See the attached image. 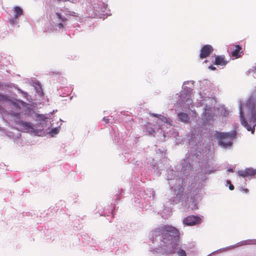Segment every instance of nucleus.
<instances>
[{
    "label": "nucleus",
    "instance_id": "obj_1",
    "mask_svg": "<svg viewBox=\"0 0 256 256\" xmlns=\"http://www.w3.org/2000/svg\"><path fill=\"white\" fill-rule=\"evenodd\" d=\"M201 152L196 148H190V152L186 154L185 158L182 163L180 171H175L168 168L166 170V178L170 188V194L168 196V202L172 204H178L184 201L188 208V197L190 200V193L187 194V188L190 185L192 179L193 166L197 160H200Z\"/></svg>",
    "mask_w": 256,
    "mask_h": 256
},
{
    "label": "nucleus",
    "instance_id": "obj_2",
    "mask_svg": "<svg viewBox=\"0 0 256 256\" xmlns=\"http://www.w3.org/2000/svg\"><path fill=\"white\" fill-rule=\"evenodd\" d=\"M178 230L166 225L150 232L148 235L149 251L154 254H168L176 251L178 256H186L184 250L178 248Z\"/></svg>",
    "mask_w": 256,
    "mask_h": 256
},
{
    "label": "nucleus",
    "instance_id": "obj_3",
    "mask_svg": "<svg viewBox=\"0 0 256 256\" xmlns=\"http://www.w3.org/2000/svg\"><path fill=\"white\" fill-rule=\"evenodd\" d=\"M200 168L198 172L194 178H192L190 185L187 188V194L190 193V200L188 197L187 202L191 210L198 208V204L201 200V196L199 194L198 188L204 186V183L208 179L207 174L214 173L220 170V166L215 162L214 159L209 156H203L202 160L199 162Z\"/></svg>",
    "mask_w": 256,
    "mask_h": 256
},
{
    "label": "nucleus",
    "instance_id": "obj_4",
    "mask_svg": "<svg viewBox=\"0 0 256 256\" xmlns=\"http://www.w3.org/2000/svg\"><path fill=\"white\" fill-rule=\"evenodd\" d=\"M10 102V107L12 110L9 114L4 108H0V113L4 120L7 122L8 117L21 118L24 115L26 118H30L34 119L36 121H39L41 128L46 127V123L50 119V115L54 112V110L48 114H37L32 108L31 106L21 100L14 99Z\"/></svg>",
    "mask_w": 256,
    "mask_h": 256
},
{
    "label": "nucleus",
    "instance_id": "obj_5",
    "mask_svg": "<svg viewBox=\"0 0 256 256\" xmlns=\"http://www.w3.org/2000/svg\"><path fill=\"white\" fill-rule=\"evenodd\" d=\"M239 110L242 125L254 134L256 126V91L247 100L240 102Z\"/></svg>",
    "mask_w": 256,
    "mask_h": 256
},
{
    "label": "nucleus",
    "instance_id": "obj_6",
    "mask_svg": "<svg viewBox=\"0 0 256 256\" xmlns=\"http://www.w3.org/2000/svg\"><path fill=\"white\" fill-rule=\"evenodd\" d=\"M154 116L158 118L156 124L158 126L152 125L150 122H146L142 126V130L146 135H154L156 132H158L160 130V132H162L164 136L166 134L169 135L168 132L166 130L168 126H172V120L170 118L158 114H152Z\"/></svg>",
    "mask_w": 256,
    "mask_h": 256
},
{
    "label": "nucleus",
    "instance_id": "obj_7",
    "mask_svg": "<svg viewBox=\"0 0 256 256\" xmlns=\"http://www.w3.org/2000/svg\"><path fill=\"white\" fill-rule=\"evenodd\" d=\"M194 81H187L184 82L182 90L180 94H176L178 97L177 104L182 110L190 109L192 108V102L191 94L194 87Z\"/></svg>",
    "mask_w": 256,
    "mask_h": 256
},
{
    "label": "nucleus",
    "instance_id": "obj_8",
    "mask_svg": "<svg viewBox=\"0 0 256 256\" xmlns=\"http://www.w3.org/2000/svg\"><path fill=\"white\" fill-rule=\"evenodd\" d=\"M216 100L212 97H208L207 98L198 100L195 103L196 106H204L202 116L208 122L212 120L215 116V104Z\"/></svg>",
    "mask_w": 256,
    "mask_h": 256
},
{
    "label": "nucleus",
    "instance_id": "obj_9",
    "mask_svg": "<svg viewBox=\"0 0 256 256\" xmlns=\"http://www.w3.org/2000/svg\"><path fill=\"white\" fill-rule=\"evenodd\" d=\"M134 206L137 208H143L144 203L151 204L154 197V192L152 188H148L146 190H140L136 191L134 193Z\"/></svg>",
    "mask_w": 256,
    "mask_h": 256
},
{
    "label": "nucleus",
    "instance_id": "obj_10",
    "mask_svg": "<svg viewBox=\"0 0 256 256\" xmlns=\"http://www.w3.org/2000/svg\"><path fill=\"white\" fill-rule=\"evenodd\" d=\"M237 132L235 130L230 132H219L216 131L214 136L218 140V146L224 149H230L236 138Z\"/></svg>",
    "mask_w": 256,
    "mask_h": 256
},
{
    "label": "nucleus",
    "instance_id": "obj_11",
    "mask_svg": "<svg viewBox=\"0 0 256 256\" xmlns=\"http://www.w3.org/2000/svg\"><path fill=\"white\" fill-rule=\"evenodd\" d=\"M14 118L16 124H18L20 128L26 132H32L38 134V130H42L44 128H41L40 122L36 124H34L32 122L24 121L20 118Z\"/></svg>",
    "mask_w": 256,
    "mask_h": 256
},
{
    "label": "nucleus",
    "instance_id": "obj_12",
    "mask_svg": "<svg viewBox=\"0 0 256 256\" xmlns=\"http://www.w3.org/2000/svg\"><path fill=\"white\" fill-rule=\"evenodd\" d=\"M51 20L54 24V27L53 30H50L52 32L54 30L60 31L63 29L67 23V18L64 12H56L51 16Z\"/></svg>",
    "mask_w": 256,
    "mask_h": 256
},
{
    "label": "nucleus",
    "instance_id": "obj_13",
    "mask_svg": "<svg viewBox=\"0 0 256 256\" xmlns=\"http://www.w3.org/2000/svg\"><path fill=\"white\" fill-rule=\"evenodd\" d=\"M200 90L198 93L199 98L197 99H205L208 97H212V84L208 80H204L200 81Z\"/></svg>",
    "mask_w": 256,
    "mask_h": 256
},
{
    "label": "nucleus",
    "instance_id": "obj_14",
    "mask_svg": "<svg viewBox=\"0 0 256 256\" xmlns=\"http://www.w3.org/2000/svg\"><path fill=\"white\" fill-rule=\"evenodd\" d=\"M202 218V216H190L183 220V224L188 226L198 224L201 223Z\"/></svg>",
    "mask_w": 256,
    "mask_h": 256
},
{
    "label": "nucleus",
    "instance_id": "obj_15",
    "mask_svg": "<svg viewBox=\"0 0 256 256\" xmlns=\"http://www.w3.org/2000/svg\"><path fill=\"white\" fill-rule=\"evenodd\" d=\"M238 174L240 176L251 178L256 175V169L248 168L244 170H239L238 172Z\"/></svg>",
    "mask_w": 256,
    "mask_h": 256
},
{
    "label": "nucleus",
    "instance_id": "obj_16",
    "mask_svg": "<svg viewBox=\"0 0 256 256\" xmlns=\"http://www.w3.org/2000/svg\"><path fill=\"white\" fill-rule=\"evenodd\" d=\"M93 8L96 14L105 15L106 12V6L102 2H100L98 4H94Z\"/></svg>",
    "mask_w": 256,
    "mask_h": 256
},
{
    "label": "nucleus",
    "instance_id": "obj_17",
    "mask_svg": "<svg viewBox=\"0 0 256 256\" xmlns=\"http://www.w3.org/2000/svg\"><path fill=\"white\" fill-rule=\"evenodd\" d=\"M213 51L214 48L212 46L209 44L204 46L200 50V58H204L208 56Z\"/></svg>",
    "mask_w": 256,
    "mask_h": 256
},
{
    "label": "nucleus",
    "instance_id": "obj_18",
    "mask_svg": "<svg viewBox=\"0 0 256 256\" xmlns=\"http://www.w3.org/2000/svg\"><path fill=\"white\" fill-rule=\"evenodd\" d=\"M14 18L10 20V22L12 24H16L18 23V18L22 14L23 10L20 7L17 6L14 8Z\"/></svg>",
    "mask_w": 256,
    "mask_h": 256
},
{
    "label": "nucleus",
    "instance_id": "obj_19",
    "mask_svg": "<svg viewBox=\"0 0 256 256\" xmlns=\"http://www.w3.org/2000/svg\"><path fill=\"white\" fill-rule=\"evenodd\" d=\"M148 175L155 174L156 176H160L161 174L160 170H158V166L156 165H150L148 166V171L146 172Z\"/></svg>",
    "mask_w": 256,
    "mask_h": 256
},
{
    "label": "nucleus",
    "instance_id": "obj_20",
    "mask_svg": "<svg viewBox=\"0 0 256 256\" xmlns=\"http://www.w3.org/2000/svg\"><path fill=\"white\" fill-rule=\"evenodd\" d=\"M178 117L179 120L184 123L188 122L190 120L188 114L184 112H178Z\"/></svg>",
    "mask_w": 256,
    "mask_h": 256
},
{
    "label": "nucleus",
    "instance_id": "obj_21",
    "mask_svg": "<svg viewBox=\"0 0 256 256\" xmlns=\"http://www.w3.org/2000/svg\"><path fill=\"white\" fill-rule=\"evenodd\" d=\"M216 65L226 66L227 62L224 60V56H216L215 58L214 63Z\"/></svg>",
    "mask_w": 256,
    "mask_h": 256
},
{
    "label": "nucleus",
    "instance_id": "obj_22",
    "mask_svg": "<svg viewBox=\"0 0 256 256\" xmlns=\"http://www.w3.org/2000/svg\"><path fill=\"white\" fill-rule=\"evenodd\" d=\"M172 214V208H165L162 210L160 214L164 219H168L171 216Z\"/></svg>",
    "mask_w": 256,
    "mask_h": 256
},
{
    "label": "nucleus",
    "instance_id": "obj_23",
    "mask_svg": "<svg viewBox=\"0 0 256 256\" xmlns=\"http://www.w3.org/2000/svg\"><path fill=\"white\" fill-rule=\"evenodd\" d=\"M248 244H256V239L242 240L240 242H238L236 245V246H239L243 245Z\"/></svg>",
    "mask_w": 256,
    "mask_h": 256
},
{
    "label": "nucleus",
    "instance_id": "obj_24",
    "mask_svg": "<svg viewBox=\"0 0 256 256\" xmlns=\"http://www.w3.org/2000/svg\"><path fill=\"white\" fill-rule=\"evenodd\" d=\"M235 48V50L232 52V56L236 58H238L240 56V54L242 52V48L239 45L236 46Z\"/></svg>",
    "mask_w": 256,
    "mask_h": 256
},
{
    "label": "nucleus",
    "instance_id": "obj_25",
    "mask_svg": "<svg viewBox=\"0 0 256 256\" xmlns=\"http://www.w3.org/2000/svg\"><path fill=\"white\" fill-rule=\"evenodd\" d=\"M34 85L36 92L40 96H42L43 94L41 86L38 82H35Z\"/></svg>",
    "mask_w": 256,
    "mask_h": 256
},
{
    "label": "nucleus",
    "instance_id": "obj_26",
    "mask_svg": "<svg viewBox=\"0 0 256 256\" xmlns=\"http://www.w3.org/2000/svg\"><path fill=\"white\" fill-rule=\"evenodd\" d=\"M12 100V99H10L8 98V96L4 94H0V102H6L8 106H10V102Z\"/></svg>",
    "mask_w": 256,
    "mask_h": 256
},
{
    "label": "nucleus",
    "instance_id": "obj_27",
    "mask_svg": "<svg viewBox=\"0 0 256 256\" xmlns=\"http://www.w3.org/2000/svg\"><path fill=\"white\" fill-rule=\"evenodd\" d=\"M60 130V127L58 126L55 128H52L48 132L50 136L52 137L54 136L55 135L57 134Z\"/></svg>",
    "mask_w": 256,
    "mask_h": 256
},
{
    "label": "nucleus",
    "instance_id": "obj_28",
    "mask_svg": "<svg viewBox=\"0 0 256 256\" xmlns=\"http://www.w3.org/2000/svg\"><path fill=\"white\" fill-rule=\"evenodd\" d=\"M195 134L192 132L190 134V138L188 139L189 145H194L195 142Z\"/></svg>",
    "mask_w": 256,
    "mask_h": 256
},
{
    "label": "nucleus",
    "instance_id": "obj_29",
    "mask_svg": "<svg viewBox=\"0 0 256 256\" xmlns=\"http://www.w3.org/2000/svg\"><path fill=\"white\" fill-rule=\"evenodd\" d=\"M110 214V215H112V218L114 216V214H113V212H112V210H109L108 212H104L103 213H100V216H109L110 215L109 214Z\"/></svg>",
    "mask_w": 256,
    "mask_h": 256
},
{
    "label": "nucleus",
    "instance_id": "obj_30",
    "mask_svg": "<svg viewBox=\"0 0 256 256\" xmlns=\"http://www.w3.org/2000/svg\"><path fill=\"white\" fill-rule=\"evenodd\" d=\"M221 114L224 116H226L228 114V112L225 108H222L221 110Z\"/></svg>",
    "mask_w": 256,
    "mask_h": 256
},
{
    "label": "nucleus",
    "instance_id": "obj_31",
    "mask_svg": "<svg viewBox=\"0 0 256 256\" xmlns=\"http://www.w3.org/2000/svg\"><path fill=\"white\" fill-rule=\"evenodd\" d=\"M7 134L8 136L11 138H18L20 136V134L18 133V134L16 136H14L12 135V132H8Z\"/></svg>",
    "mask_w": 256,
    "mask_h": 256
},
{
    "label": "nucleus",
    "instance_id": "obj_32",
    "mask_svg": "<svg viewBox=\"0 0 256 256\" xmlns=\"http://www.w3.org/2000/svg\"><path fill=\"white\" fill-rule=\"evenodd\" d=\"M229 184V189L231 190H234V186L231 184V182L230 180H226V185L227 184Z\"/></svg>",
    "mask_w": 256,
    "mask_h": 256
},
{
    "label": "nucleus",
    "instance_id": "obj_33",
    "mask_svg": "<svg viewBox=\"0 0 256 256\" xmlns=\"http://www.w3.org/2000/svg\"><path fill=\"white\" fill-rule=\"evenodd\" d=\"M249 74L250 73V72H254V73H256V64H254L252 68L250 69L248 72Z\"/></svg>",
    "mask_w": 256,
    "mask_h": 256
},
{
    "label": "nucleus",
    "instance_id": "obj_34",
    "mask_svg": "<svg viewBox=\"0 0 256 256\" xmlns=\"http://www.w3.org/2000/svg\"><path fill=\"white\" fill-rule=\"evenodd\" d=\"M18 90H19L22 94L24 97L27 96L28 94L26 92H24L23 90H20V88H18Z\"/></svg>",
    "mask_w": 256,
    "mask_h": 256
},
{
    "label": "nucleus",
    "instance_id": "obj_35",
    "mask_svg": "<svg viewBox=\"0 0 256 256\" xmlns=\"http://www.w3.org/2000/svg\"><path fill=\"white\" fill-rule=\"evenodd\" d=\"M106 124H108L109 122V119L106 117H104L102 120Z\"/></svg>",
    "mask_w": 256,
    "mask_h": 256
},
{
    "label": "nucleus",
    "instance_id": "obj_36",
    "mask_svg": "<svg viewBox=\"0 0 256 256\" xmlns=\"http://www.w3.org/2000/svg\"><path fill=\"white\" fill-rule=\"evenodd\" d=\"M4 87L5 86H4V84L2 82H0V90H2L4 89Z\"/></svg>",
    "mask_w": 256,
    "mask_h": 256
},
{
    "label": "nucleus",
    "instance_id": "obj_37",
    "mask_svg": "<svg viewBox=\"0 0 256 256\" xmlns=\"http://www.w3.org/2000/svg\"><path fill=\"white\" fill-rule=\"evenodd\" d=\"M208 68L210 69V70H214L216 69V67L213 66H210L209 67H208Z\"/></svg>",
    "mask_w": 256,
    "mask_h": 256
},
{
    "label": "nucleus",
    "instance_id": "obj_38",
    "mask_svg": "<svg viewBox=\"0 0 256 256\" xmlns=\"http://www.w3.org/2000/svg\"><path fill=\"white\" fill-rule=\"evenodd\" d=\"M63 1H69V2H70L74 4H75L77 0H62Z\"/></svg>",
    "mask_w": 256,
    "mask_h": 256
},
{
    "label": "nucleus",
    "instance_id": "obj_39",
    "mask_svg": "<svg viewBox=\"0 0 256 256\" xmlns=\"http://www.w3.org/2000/svg\"><path fill=\"white\" fill-rule=\"evenodd\" d=\"M241 190L245 193H248V190L247 188H242Z\"/></svg>",
    "mask_w": 256,
    "mask_h": 256
},
{
    "label": "nucleus",
    "instance_id": "obj_40",
    "mask_svg": "<svg viewBox=\"0 0 256 256\" xmlns=\"http://www.w3.org/2000/svg\"><path fill=\"white\" fill-rule=\"evenodd\" d=\"M228 171L229 172H234V170L232 168H230L228 170Z\"/></svg>",
    "mask_w": 256,
    "mask_h": 256
},
{
    "label": "nucleus",
    "instance_id": "obj_41",
    "mask_svg": "<svg viewBox=\"0 0 256 256\" xmlns=\"http://www.w3.org/2000/svg\"><path fill=\"white\" fill-rule=\"evenodd\" d=\"M4 130V128H0V131H3Z\"/></svg>",
    "mask_w": 256,
    "mask_h": 256
},
{
    "label": "nucleus",
    "instance_id": "obj_42",
    "mask_svg": "<svg viewBox=\"0 0 256 256\" xmlns=\"http://www.w3.org/2000/svg\"><path fill=\"white\" fill-rule=\"evenodd\" d=\"M120 198V195L118 196V197H117V199H119Z\"/></svg>",
    "mask_w": 256,
    "mask_h": 256
},
{
    "label": "nucleus",
    "instance_id": "obj_43",
    "mask_svg": "<svg viewBox=\"0 0 256 256\" xmlns=\"http://www.w3.org/2000/svg\"><path fill=\"white\" fill-rule=\"evenodd\" d=\"M172 135H173V136H176V134H172Z\"/></svg>",
    "mask_w": 256,
    "mask_h": 256
},
{
    "label": "nucleus",
    "instance_id": "obj_44",
    "mask_svg": "<svg viewBox=\"0 0 256 256\" xmlns=\"http://www.w3.org/2000/svg\"><path fill=\"white\" fill-rule=\"evenodd\" d=\"M224 248H222V249H220L218 250H223Z\"/></svg>",
    "mask_w": 256,
    "mask_h": 256
},
{
    "label": "nucleus",
    "instance_id": "obj_45",
    "mask_svg": "<svg viewBox=\"0 0 256 256\" xmlns=\"http://www.w3.org/2000/svg\"><path fill=\"white\" fill-rule=\"evenodd\" d=\"M90 2L92 3L93 2L92 1V0H90Z\"/></svg>",
    "mask_w": 256,
    "mask_h": 256
},
{
    "label": "nucleus",
    "instance_id": "obj_46",
    "mask_svg": "<svg viewBox=\"0 0 256 256\" xmlns=\"http://www.w3.org/2000/svg\"><path fill=\"white\" fill-rule=\"evenodd\" d=\"M146 206H147V204H146V205L145 206V207L146 208Z\"/></svg>",
    "mask_w": 256,
    "mask_h": 256
}]
</instances>
